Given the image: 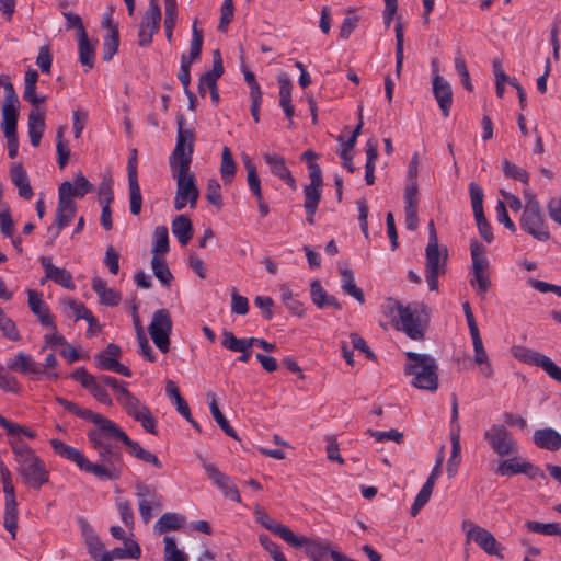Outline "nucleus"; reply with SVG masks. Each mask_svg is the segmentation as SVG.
Returning <instances> with one entry per match:
<instances>
[{"mask_svg": "<svg viewBox=\"0 0 561 561\" xmlns=\"http://www.w3.org/2000/svg\"><path fill=\"white\" fill-rule=\"evenodd\" d=\"M56 402L64 407L70 413L80 419L92 422L95 427L91 428L87 436L91 447L103 461V468L115 474L113 478H105L104 481L118 480L124 469L123 455L119 446L113 442H122L130 456L139 458L145 448L129 436L112 420L93 412L92 410L81 408L79 404L69 401L62 397H57Z\"/></svg>", "mask_w": 561, "mask_h": 561, "instance_id": "obj_1", "label": "nucleus"}, {"mask_svg": "<svg viewBox=\"0 0 561 561\" xmlns=\"http://www.w3.org/2000/svg\"><path fill=\"white\" fill-rule=\"evenodd\" d=\"M185 118L182 114L176 116V144L169 158L172 178L176 181V191L173 201L175 210L190 206H197L199 190L195 174L191 171L194 152L195 133L184 128Z\"/></svg>", "mask_w": 561, "mask_h": 561, "instance_id": "obj_2", "label": "nucleus"}, {"mask_svg": "<svg viewBox=\"0 0 561 561\" xmlns=\"http://www.w3.org/2000/svg\"><path fill=\"white\" fill-rule=\"evenodd\" d=\"M14 460L18 463V472L24 482L33 488L39 489L49 481V471L35 450L22 439L9 442Z\"/></svg>", "mask_w": 561, "mask_h": 561, "instance_id": "obj_3", "label": "nucleus"}, {"mask_svg": "<svg viewBox=\"0 0 561 561\" xmlns=\"http://www.w3.org/2000/svg\"><path fill=\"white\" fill-rule=\"evenodd\" d=\"M392 302L398 312V317L393 319L394 327L412 340H423L430 319L428 307L417 301L405 306L400 301Z\"/></svg>", "mask_w": 561, "mask_h": 561, "instance_id": "obj_4", "label": "nucleus"}, {"mask_svg": "<svg viewBox=\"0 0 561 561\" xmlns=\"http://www.w3.org/2000/svg\"><path fill=\"white\" fill-rule=\"evenodd\" d=\"M404 373L412 376V386L422 390L436 391L438 388V366L431 355L407 352Z\"/></svg>", "mask_w": 561, "mask_h": 561, "instance_id": "obj_5", "label": "nucleus"}, {"mask_svg": "<svg viewBox=\"0 0 561 561\" xmlns=\"http://www.w3.org/2000/svg\"><path fill=\"white\" fill-rule=\"evenodd\" d=\"M446 263L447 250L444 249V254H440L435 225L431 220L428 222V242L425 249V272L430 290L438 289V277L445 273Z\"/></svg>", "mask_w": 561, "mask_h": 561, "instance_id": "obj_6", "label": "nucleus"}, {"mask_svg": "<svg viewBox=\"0 0 561 561\" xmlns=\"http://www.w3.org/2000/svg\"><path fill=\"white\" fill-rule=\"evenodd\" d=\"M527 202L520 217V228L539 241H548L550 232L543 219L540 204L534 195H526Z\"/></svg>", "mask_w": 561, "mask_h": 561, "instance_id": "obj_7", "label": "nucleus"}, {"mask_svg": "<svg viewBox=\"0 0 561 561\" xmlns=\"http://www.w3.org/2000/svg\"><path fill=\"white\" fill-rule=\"evenodd\" d=\"M492 450L500 457L516 455L519 450L517 440L503 424H494L483 434Z\"/></svg>", "mask_w": 561, "mask_h": 561, "instance_id": "obj_8", "label": "nucleus"}, {"mask_svg": "<svg viewBox=\"0 0 561 561\" xmlns=\"http://www.w3.org/2000/svg\"><path fill=\"white\" fill-rule=\"evenodd\" d=\"M0 474L2 480L3 492L5 496L4 507V528L11 534V538L15 539L18 529V503L15 500L14 486L10 470L4 466H0Z\"/></svg>", "mask_w": 561, "mask_h": 561, "instance_id": "obj_9", "label": "nucleus"}, {"mask_svg": "<svg viewBox=\"0 0 561 561\" xmlns=\"http://www.w3.org/2000/svg\"><path fill=\"white\" fill-rule=\"evenodd\" d=\"M148 330L154 345L162 353H167L170 348V334L172 331V319L169 310L163 308L156 310Z\"/></svg>", "mask_w": 561, "mask_h": 561, "instance_id": "obj_10", "label": "nucleus"}, {"mask_svg": "<svg viewBox=\"0 0 561 561\" xmlns=\"http://www.w3.org/2000/svg\"><path fill=\"white\" fill-rule=\"evenodd\" d=\"M462 528L467 533L468 540H473L485 553L503 559L502 546L495 537L485 528L463 520Z\"/></svg>", "mask_w": 561, "mask_h": 561, "instance_id": "obj_11", "label": "nucleus"}, {"mask_svg": "<svg viewBox=\"0 0 561 561\" xmlns=\"http://www.w3.org/2000/svg\"><path fill=\"white\" fill-rule=\"evenodd\" d=\"M10 369L22 375H32V379L41 380L44 376L47 378H58L57 373H50L43 369L42 364L35 362L31 355L19 352L13 358L7 363L5 369Z\"/></svg>", "mask_w": 561, "mask_h": 561, "instance_id": "obj_12", "label": "nucleus"}, {"mask_svg": "<svg viewBox=\"0 0 561 561\" xmlns=\"http://www.w3.org/2000/svg\"><path fill=\"white\" fill-rule=\"evenodd\" d=\"M136 496L139 504V514L145 524L152 518V510L161 511L163 507V497L156 488L145 483L136 484Z\"/></svg>", "mask_w": 561, "mask_h": 561, "instance_id": "obj_13", "label": "nucleus"}, {"mask_svg": "<svg viewBox=\"0 0 561 561\" xmlns=\"http://www.w3.org/2000/svg\"><path fill=\"white\" fill-rule=\"evenodd\" d=\"M520 362L541 368L551 379L561 382V368L545 354L522 347L514 353Z\"/></svg>", "mask_w": 561, "mask_h": 561, "instance_id": "obj_14", "label": "nucleus"}, {"mask_svg": "<svg viewBox=\"0 0 561 561\" xmlns=\"http://www.w3.org/2000/svg\"><path fill=\"white\" fill-rule=\"evenodd\" d=\"M161 9L158 0H150L138 32V44L147 47L152 43V36L159 31Z\"/></svg>", "mask_w": 561, "mask_h": 561, "instance_id": "obj_15", "label": "nucleus"}, {"mask_svg": "<svg viewBox=\"0 0 561 561\" xmlns=\"http://www.w3.org/2000/svg\"><path fill=\"white\" fill-rule=\"evenodd\" d=\"M19 96L14 89L7 88V96H4L1 106V129L4 135L16 134V125L19 118Z\"/></svg>", "mask_w": 561, "mask_h": 561, "instance_id": "obj_16", "label": "nucleus"}, {"mask_svg": "<svg viewBox=\"0 0 561 561\" xmlns=\"http://www.w3.org/2000/svg\"><path fill=\"white\" fill-rule=\"evenodd\" d=\"M70 187L69 185L60 184L58 188V204L56 208L55 225L56 233L67 227L76 216V204L72 199L68 198Z\"/></svg>", "mask_w": 561, "mask_h": 561, "instance_id": "obj_17", "label": "nucleus"}, {"mask_svg": "<svg viewBox=\"0 0 561 561\" xmlns=\"http://www.w3.org/2000/svg\"><path fill=\"white\" fill-rule=\"evenodd\" d=\"M201 461L208 478L218 489H220L225 496L231 501L238 503L241 502L239 491L230 477L221 472L215 465L207 462L205 459L201 458Z\"/></svg>", "mask_w": 561, "mask_h": 561, "instance_id": "obj_18", "label": "nucleus"}, {"mask_svg": "<svg viewBox=\"0 0 561 561\" xmlns=\"http://www.w3.org/2000/svg\"><path fill=\"white\" fill-rule=\"evenodd\" d=\"M62 458L73 461L80 470L93 474L101 481H104L105 478H113L114 476L110 470L103 468V461L98 459L96 462H92L87 459L80 450L72 446H68Z\"/></svg>", "mask_w": 561, "mask_h": 561, "instance_id": "obj_19", "label": "nucleus"}, {"mask_svg": "<svg viewBox=\"0 0 561 561\" xmlns=\"http://www.w3.org/2000/svg\"><path fill=\"white\" fill-rule=\"evenodd\" d=\"M71 378L76 381H79L83 388L88 389L99 402L108 407L113 404V401L105 387L98 380L96 377L88 373L85 368H77L71 374Z\"/></svg>", "mask_w": 561, "mask_h": 561, "instance_id": "obj_20", "label": "nucleus"}, {"mask_svg": "<svg viewBox=\"0 0 561 561\" xmlns=\"http://www.w3.org/2000/svg\"><path fill=\"white\" fill-rule=\"evenodd\" d=\"M296 539L298 543L290 546L295 549L304 548L306 556L312 561H333V553L337 552L336 550H331L328 542L299 536H296Z\"/></svg>", "mask_w": 561, "mask_h": 561, "instance_id": "obj_21", "label": "nucleus"}, {"mask_svg": "<svg viewBox=\"0 0 561 561\" xmlns=\"http://www.w3.org/2000/svg\"><path fill=\"white\" fill-rule=\"evenodd\" d=\"M417 182L412 181L408 183L404 190V214H405V227L409 230H415L419 224L417 217Z\"/></svg>", "mask_w": 561, "mask_h": 561, "instance_id": "obj_22", "label": "nucleus"}, {"mask_svg": "<svg viewBox=\"0 0 561 561\" xmlns=\"http://www.w3.org/2000/svg\"><path fill=\"white\" fill-rule=\"evenodd\" d=\"M432 85L433 94L442 114L444 117H448L453 104V90L449 82L440 75H436L433 78Z\"/></svg>", "mask_w": 561, "mask_h": 561, "instance_id": "obj_23", "label": "nucleus"}, {"mask_svg": "<svg viewBox=\"0 0 561 561\" xmlns=\"http://www.w3.org/2000/svg\"><path fill=\"white\" fill-rule=\"evenodd\" d=\"M28 307L31 311L37 316L38 321L45 328H51L55 329V318L50 312L49 306L43 300L42 294L28 289Z\"/></svg>", "mask_w": 561, "mask_h": 561, "instance_id": "obj_24", "label": "nucleus"}, {"mask_svg": "<svg viewBox=\"0 0 561 561\" xmlns=\"http://www.w3.org/2000/svg\"><path fill=\"white\" fill-rule=\"evenodd\" d=\"M263 159L275 176L283 180L291 190L295 191L297 188L296 180L291 175V172L287 168L286 161L282 156L277 153L265 152L263 153Z\"/></svg>", "mask_w": 561, "mask_h": 561, "instance_id": "obj_25", "label": "nucleus"}, {"mask_svg": "<svg viewBox=\"0 0 561 561\" xmlns=\"http://www.w3.org/2000/svg\"><path fill=\"white\" fill-rule=\"evenodd\" d=\"M39 261L45 271V276L47 279H51L64 288H75V283L70 272L65 268L55 266L50 256H42Z\"/></svg>", "mask_w": 561, "mask_h": 561, "instance_id": "obj_26", "label": "nucleus"}, {"mask_svg": "<svg viewBox=\"0 0 561 561\" xmlns=\"http://www.w3.org/2000/svg\"><path fill=\"white\" fill-rule=\"evenodd\" d=\"M256 520L267 530L279 536L288 545H297L296 535L285 525L276 522L263 511H256Z\"/></svg>", "mask_w": 561, "mask_h": 561, "instance_id": "obj_27", "label": "nucleus"}, {"mask_svg": "<svg viewBox=\"0 0 561 561\" xmlns=\"http://www.w3.org/2000/svg\"><path fill=\"white\" fill-rule=\"evenodd\" d=\"M10 178L11 182L18 187L19 195L22 198L30 201L33 197L34 193L30 184L27 172L22 163L15 162L11 164Z\"/></svg>", "mask_w": 561, "mask_h": 561, "instance_id": "obj_28", "label": "nucleus"}, {"mask_svg": "<svg viewBox=\"0 0 561 561\" xmlns=\"http://www.w3.org/2000/svg\"><path fill=\"white\" fill-rule=\"evenodd\" d=\"M30 141L33 147H38L45 131V112L39 107L33 108L27 118Z\"/></svg>", "mask_w": 561, "mask_h": 561, "instance_id": "obj_29", "label": "nucleus"}, {"mask_svg": "<svg viewBox=\"0 0 561 561\" xmlns=\"http://www.w3.org/2000/svg\"><path fill=\"white\" fill-rule=\"evenodd\" d=\"M534 443L539 448L557 451L561 448V434L551 427L536 430Z\"/></svg>", "mask_w": 561, "mask_h": 561, "instance_id": "obj_30", "label": "nucleus"}, {"mask_svg": "<svg viewBox=\"0 0 561 561\" xmlns=\"http://www.w3.org/2000/svg\"><path fill=\"white\" fill-rule=\"evenodd\" d=\"M310 297L312 302L320 309L324 307H333L337 310L342 309V305L339 302V300L325 291L319 279L311 280Z\"/></svg>", "mask_w": 561, "mask_h": 561, "instance_id": "obj_31", "label": "nucleus"}, {"mask_svg": "<svg viewBox=\"0 0 561 561\" xmlns=\"http://www.w3.org/2000/svg\"><path fill=\"white\" fill-rule=\"evenodd\" d=\"M171 230L179 243L185 247L193 237L192 220L186 215H179L172 220Z\"/></svg>", "mask_w": 561, "mask_h": 561, "instance_id": "obj_32", "label": "nucleus"}, {"mask_svg": "<svg viewBox=\"0 0 561 561\" xmlns=\"http://www.w3.org/2000/svg\"><path fill=\"white\" fill-rule=\"evenodd\" d=\"M308 171L310 183L304 187V195L321 197L323 185L321 168L314 161H310Z\"/></svg>", "mask_w": 561, "mask_h": 561, "instance_id": "obj_33", "label": "nucleus"}, {"mask_svg": "<svg viewBox=\"0 0 561 561\" xmlns=\"http://www.w3.org/2000/svg\"><path fill=\"white\" fill-rule=\"evenodd\" d=\"M341 273V287L343 291L353 298H355L359 304H364L365 296L363 290L356 286L354 273L348 267H340Z\"/></svg>", "mask_w": 561, "mask_h": 561, "instance_id": "obj_34", "label": "nucleus"}, {"mask_svg": "<svg viewBox=\"0 0 561 561\" xmlns=\"http://www.w3.org/2000/svg\"><path fill=\"white\" fill-rule=\"evenodd\" d=\"M79 61L84 67V72L90 71L94 67L95 46L90 43L87 35L78 38Z\"/></svg>", "mask_w": 561, "mask_h": 561, "instance_id": "obj_35", "label": "nucleus"}, {"mask_svg": "<svg viewBox=\"0 0 561 561\" xmlns=\"http://www.w3.org/2000/svg\"><path fill=\"white\" fill-rule=\"evenodd\" d=\"M117 401L134 420L139 416L142 409H148V407L142 404L127 388L121 389V396H117Z\"/></svg>", "mask_w": 561, "mask_h": 561, "instance_id": "obj_36", "label": "nucleus"}, {"mask_svg": "<svg viewBox=\"0 0 561 561\" xmlns=\"http://www.w3.org/2000/svg\"><path fill=\"white\" fill-rule=\"evenodd\" d=\"M128 187H129V203H130V213L133 215H138L141 210L142 206V196L138 182V174L135 172L134 168H130L129 178H128Z\"/></svg>", "mask_w": 561, "mask_h": 561, "instance_id": "obj_37", "label": "nucleus"}, {"mask_svg": "<svg viewBox=\"0 0 561 561\" xmlns=\"http://www.w3.org/2000/svg\"><path fill=\"white\" fill-rule=\"evenodd\" d=\"M80 524L82 526L88 552L93 559L96 560L98 557L103 552L104 545L85 520L80 519Z\"/></svg>", "mask_w": 561, "mask_h": 561, "instance_id": "obj_38", "label": "nucleus"}, {"mask_svg": "<svg viewBox=\"0 0 561 561\" xmlns=\"http://www.w3.org/2000/svg\"><path fill=\"white\" fill-rule=\"evenodd\" d=\"M185 523L184 516L178 514V513H164L161 515V517L157 520L154 525V529L159 534H165L171 530H178L183 527Z\"/></svg>", "mask_w": 561, "mask_h": 561, "instance_id": "obj_39", "label": "nucleus"}, {"mask_svg": "<svg viewBox=\"0 0 561 561\" xmlns=\"http://www.w3.org/2000/svg\"><path fill=\"white\" fill-rule=\"evenodd\" d=\"M208 397L211 398V401L209 402V409H210L211 415H213L214 420L216 421V423L218 424V426L224 431V433L226 435H228L229 437H231L233 439L239 440V436H238L237 432L234 431V428L232 426H230L229 422L227 421L225 415L221 413V411L217 404L215 393L209 392Z\"/></svg>", "mask_w": 561, "mask_h": 561, "instance_id": "obj_40", "label": "nucleus"}, {"mask_svg": "<svg viewBox=\"0 0 561 561\" xmlns=\"http://www.w3.org/2000/svg\"><path fill=\"white\" fill-rule=\"evenodd\" d=\"M219 171L224 184H231L236 176L237 165L228 147L222 149Z\"/></svg>", "mask_w": 561, "mask_h": 561, "instance_id": "obj_41", "label": "nucleus"}, {"mask_svg": "<svg viewBox=\"0 0 561 561\" xmlns=\"http://www.w3.org/2000/svg\"><path fill=\"white\" fill-rule=\"evenodd\" d=\"M121 354V347L114 343H110L103 352L94 355L95 366L101 370H108V363L117 362Z\"/></svg>", "mask_w": 561, "mask_h": 561, "instance_id": "obj_42", "label": "nucleus"}, {"mask_svg": "<svg viewBox=\"0 0 561 561\" xmlns=\"http://www.w3.org/2000/svg\"><path fill=\"white\" fill-rule=\"evenodd\" d=\"M470 253L473 272H488L489 260L485 256V248L477 240L471 241Z\"/></svg>", "mask_w": 561, "mask_h": 561, "instance_id": "obj_43", "label": "nucleus"}, {"mask_svg": "<svg viewBox=\"0 0 561 561\" xmlns=\"http://www.w3.org/2000/svg\"><path fill=\"white\" fill-rule=\"evenodd\" d=\"M151 268L157 279L163 285L169 287L173 280V275L167 265L164 257L153 255L151 260Z\"/></svg>", "mask_w": 561, "mask_h": 561, "instance_id": "obj_44", "label": "nucleus"}, {"mask_svg": "<svg viewBox=\"0 0 561 561\" xmlns=\"http://www.w3.org/2000/svg\"><path fill=\"white\" fill-rule=\"evenodd\" d=\"M169 233L165 226H158L153 232V255L163 257L169 252Z\"/></svg>", "mask_w": 561, "mask_h": 561, "instance_id": "obj_45", "label": "nucleus"}, {"mask_svg": "<svg viewBox=\"0 0 561 561\" xmlns=\"http://www.w3.org/2000/svg\"><path fill=\"white\" fill-rule=\"evenodd\" d=\"M61 184L69 185L70 191L68 194V198L70 199H72L73 197H83L93 188L92 184L81 173L77 174L73 178V183L65 181Z\"/></svg>", "mask_w": 561, "mask_h": 561, "instance_id": "obj_46", "label": "nucleus"}, {"mask_svg": "<svg viewBox=\"0 0 561 561\" xmlns=\"http://www.w3.org/2000/svg\"><path fill=\"white\" fill-rule=\"evenodd\" d=\"M119 46V34L117 27H112L111 33L104 37L102 58L110 61L117 53Z\"/></svg>", "mask_w": 561, "mask_h": 561, "instance_id": "obj_47", "label": "nucleus"}, {"mask_svg": "<svg viewBox=\"0 0 561 561\" xmlns=\"http://www.w3.org/2000/svg\"><path fill=\"white\" fill-rule=\"evenodd\" d=\"M525 527L536 534H542L547 536H561V524L559 523H540L536 520H527Z\"/></svg>", "mask_w": 561, "mask_h": 561, "instance_id": "obj_48", "label": "nucleus"}, {"mask_svg": "<svg viewBox=\"0 0 561 561\" xmlns=\"http://www.w3.org/2000/svg\"><path fill=\"white\" fill-rule=\"evenodd\" d=\"M522 463L518 457L503 459L499 462L495 473L502 477H512L522 473Z\"/></svg>", "mask_w": 561, "mask_h": 561, "instance_id": "obj_49", "label": "nucleus"}, {"mask_svg": "<svg viewBox=\"0 0 561 561\" xmlns=\"http://www.w3.org/2000/svg\"><path fill=\"white\" fill-rule=\"evenodd\" d=\"M61 306L62 312L67 317H73L76 321L81 320L89 311L83 302L71 298L61 300Z\"/></svg>", "mask_w": 561, "mask_h": 561, "instance_id": "obj_50", "label": "nucleus"}, {"mask_svg": "<svg viewBox=\"0 0 561 561\" xmlns=\"http://www.w3.org/2000/svg\"><path fill=\"white\" fill-rule=\"evenodd\" d=\"M396 73L400 76L404 59V33L400 21L396 23Z\"/></svg>", "mask_w": 561, "mask_h": 561, "instance_id": "obj_51", "label": "nucleus"}, {"mask_svg": "<svg viewBox=\"0 0 561 561\" xmlns=\"http://www.w3.org/2000/svg\"><path fill=\"white\" fill-rule=\"evenodd\" d=\"M164 541V561H188L187 556L178 549L173 537L165 536Z\"/></svg>", "mask_w": 561, "mask_h": 561, "instance_id": "obj_52", "label": "nucleus"}, {"mask_svg": "<svg viewBox=\"0 0 561 561\" xmlns=\"http://www.w3.org/2000/svg\"><path fill=\"white\" fill-rule=\"evenodd\" d=\"M0 331L10 341L16 342L21 339L19 330L12 319L5 316L0 307Z\"/></svg>", "mask_w": 561, "mask_h": 561, "instance_id": "obj_53", "label": "nucleus"}, {"mask_svg": "<svg viewBox=\"0 0 561 561\" xmlns=\"http://www.w3.org/2000/svg\"><path fill=\"white\" fill-rule=\"evenodd\" d=\"M503 173L506 178L518 180L525 185H528L529 183V174L527 173V171L512 163L508 160L503 161Z\"/></svg>", "mask_w": 561, "mask_h": 561, "instance_id": "obj_54", "label": "nucleus"}, {"mask_svg": "<svg viewBox=\"0 0 561 561\" xmlns=\"http://www.w3.org/2000/svg\"><path fill=\"white\" fill-rule=\"evenodd\" d=\"M469 193L471 199V206L474 216L483 215V190L476 182L469 183Z\"/></svg>", "mask_w": 561, "mask_h": 561, "instance_id": "obj_55", "label": "nucleus"}, {"mask_svg": "<svg viewBox=\"0 0 561 561\" xmlns=\"http://www.w3.org/2000/svg\"><path fill=\"white\" fill-rule=\"evenodd\" d=\"M249 339H238L231 331H224L221 345L232 352L244 351V347H250Z\"/></svg>", "mask_w": 561, "mask_h": 561, "instance_id": "obj_56", "label": "nucleus"}, {"mask_svg": "<svg viewBox=\"0 0 561 561\" xmlns=\"http://www.w3.org/2000/svg\"><path fill=\"white\" fill-rule=\"evenodd\" d=\"M0 389L5 392L18 393L20 391V385L18 379L9 374L5 366L0 362Z\"/></svg>", "mask_w": 561, "mask_h": 561, "instance_id": "obj_57", "label": "nucleus"}, {"mask_svg": "<svg viewBox=\"0 0 561 561\" xmlns=\"http://www.w3.org/2000/svg\"><path fill=\"white\" fill-rule=\"evenodd\" d=\"M206 199L217 208L222 206L221 186L216 179H210L207 182Z\"/></svg>", "mask_w": 561, "mask_h": 561, "instance_id": "obj_58", "label": "nucleus"}, {"mask_svg": "<svg viewBox=\"0 0 561 561\" xmlns=\"http://www.w3.org/2000/svg\"><path fill=\"white\" fill-rule=\"evenodd\" d=\"M433 489L434 488L431 486L430 483L423 484L414 500V503L411 506L412 516H416L417 513L425 506L432 495Z\"/></svg>", "mask_w": 561, "mask_h": 561, "instance_id": "obj_59", "label": "nucleus"}, {"mask_svg": "<svg viewBox=\"0 0 561 561\" xmlns=\"http://www.w3.org/2000/svg\"><path fill=\"white\" fill-rule=\"evenodd\" d=\"M259 541L261 546L270 553L274 561H287L279 546L274 542L267 535H260Z\"/></svg>", "mask_w": 561, "mask_h": 561, "instance_id": "obj_60", "label": "nucleus"}, {"mask_svg": "<svg viewBox=\"0 0 561 561\" xmlns=\"http://www.w3.org/2000/svg\"><path fill=\"white\" fill-rule=\"evenodd\" d=\"M203 46V31L196 27V23L193 24L192 27V41L190 45V53L187 56L191 57V60H197L201 57Z\"/></svg>", "mask_w": 561, "mask_h": 561, "instance_id": "obj_61", "label": "nucleus"}, {"mask_svg": "<svg viewBox=\"0 0 561 561\" xmlns=\"http://www.w3.org/2000/svg\"><path fill=\"white\" fill-rule=\"evenodd\" d=\"M116 507L121 515V519L125 524V526L133 527L135 518H134L131 503L128 500L118 499L116 501Z\"/></svg>", "mask_w": 561, "mask_h": 561, "instance_id": "obj_62", "label": "nucleus"}, {"mask_svg": "<svg viewBox=\"0 0 561 561\" xmlns=\"http://www.w3.org/2000/svg\"><path fill=\"white\" fill-rule=\"evenodd\" d=\"M231 312L240 316H244L249 312L248 298L239 295L236 288L231 291Z\"/></svg>", "mask_w": 561, "mask_h": 561, "instance_id": "obj_63", "label": "nucleus"}, {"mask_svg": "<svg viewBox=\"0 0 561 561\" xmlns=\"http://www.w3.org/2000/svg\"><path fill=\"white\" fill-rule=\"evenodd\" d=\"M233 11L234 7L232 0H225L220 8V21L218 25L220 32L227 31L229 23L232 21Z\"/></svg>", "mask_w": 561, "mask_h": 561, "instance_id": "obj_64", "label": "nucleus"}]
</instances>
